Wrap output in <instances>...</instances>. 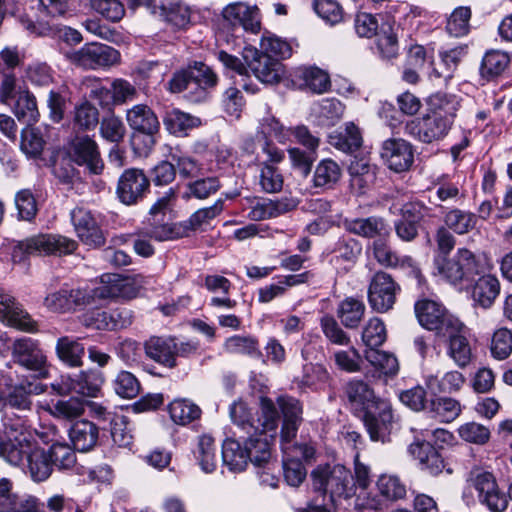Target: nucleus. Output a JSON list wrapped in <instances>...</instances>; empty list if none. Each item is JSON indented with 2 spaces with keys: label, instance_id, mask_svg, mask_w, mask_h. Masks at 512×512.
Masks as SVG:
<instances>
[{
  "label": "nucleus",
  "instance_id": "c03bdc74",
  "mask_svg": "<svg viewBox=\"0 0 512 512\" xmlns=\"http://www.w3.org/2000/svg\"><path fill=\"white\" fill-rule=\"evenodd\" d=\"M342 175L339 164L332 159H323L315 167L312 183L315 188L332 189Z\"/></svg>",
  "mask_w": 512,
  "mask_h": 512
},
{
  "label": "nucleus",
  "instance_id": "bb28decb",
  "mask_svg": "<svg viewBox=\"0 0 512 512\" xmlns=\"http://www.w3.org/2000/svg\"><path fill=\"white\" fill-rule=\"evenodd\" d=\"M455 328H449L440 337L447 340V355L455 362V364L464 368L469 365L472 360V348L467 338V329L459 320Z\"/></svg>",
  "mask_w": 512,
  "mask_h": 512
},
{
  "label": "nucleus",
  "instance_id": "6ab92c4d",
  "mask_svg": "<svg viewBox=\"0 0 512 512\" xmlns=\"http://www.w3.org/2000/svg\"><path fill=\"white\" fill-rule=\"evenodd\" d=\"M104 382L100 372L80 373L75 377L62 375L59 381L51 384L52 389L60 395L75 392L82 396L96 397Z\"/></svg>",
  "mask_w": 512,
  "mask_h": 512
},
{
  "label": "nucleus",
  "instance_id": "6e6d98bb",
  "mask_svg": "<svg viewBox=\"0 0 512 512\" xmlns=\"http://www.w3.org/2000/svg\"><path fill=\"white\" fill-rule=\"evenodd\" d=\"M465 382L463 374L459 371L446 372L441 379L430 376L426 384L433 393H452L460 390Z\"/></svg>",
  "mask_w": 512,
  "mask_h": 512
},
{
  "label": "nucleus",
  "instance_id": "a878e982",
  "mask_svg": "<svg viewBox=\"0 0 512 512\" xmlns=\"http://www.w3.org/2000/svg\"><path fill=\"white\" fill-rule=\"evenodd\" d=\"M222 16L234 28H242L253 34L261 29L259 9L256 6L243 2L231 3L223 9Z\"/></svg>",
  "mask_w": 512,
  "mask_h": 512
},
{
  "label": "nucleus",
  "instance_id": "338daca9",
  "mask_svg": "<svg viewBox=\"0 0 512 512\" xmlns=\"http://www.w3.org/2000/svg\"><path fill=\"white\" fill-rule=\"evenodd\" d=\"M259 185L266 193H278L282 190L284 179L279 169L266 163H260Z\"/></svg>",
  "mask_w": 512,
  "mask_h": 512
},
{
  "label": "nucleus",
  "instance_id": "a18cd8bd",
  "mask_svg": "<svg viewBox=\"0 0 512 512\" xmlns=\"http://www.w3.org/2000/svg\"><path fill=\"white\" fill-rule=\"evenodd\" d=\"M365 310L366 307L362 300L347 297L339 303L337 317L346 328L354 329L361 323Z\"/></svg>",
  "mask_w": 512,
  "mask_h": 512
},
{
  "label": "nucleus",
  "instance_id": "ddd939ff",
  "mask_svg": "<svg viewBox=\"0 0 512 512\" xmlns=\"http://www.w3.org/2000/svg\"><path fill=\"white\" fill-rule=\"evenodd\" d=\"M414 310L419 324L437 336H441L449 328H455L459 319L451 315L446 308L436 301L422 299L415 303Z\"/></svg>",
  "mask_w": 512,
  "mask_h": 512
},
{
  "label": "nucleus",
  "instance_id": "4c0bfd02",
  "mask_svg": "<svg viewBox=\"0 0 512 512\" xmlns=\"http://www.w3.org/2000/svg\"><path fill=\"white\" fill-rule=\"evenodd\" d=\"M69 437L73 443L74 449L86 452L94 448L97 444L99 428L93 422L80 420L71 426Z\"/></svg>",
  "mask_w": 512,
  "mask_h": 512
},
{
  "label": "nucleus",
  "instance_id": "0e129e2a",
  "mask_svg": "<svg viewBox=\"0 0 512 512\" xmlns=\"http://www.w3.org/2000/svg\"><path fill=\"white\" fill-rule=\"evenodd\" d=\"M225 349L229 353L243 354L254 358L262 356L257 339L251 336L234 335L226 340Z\"/></svg>",
  "mask_w": 512,
  "mask_h": 512
},
{
  "label": "nucleus",
  "instance_id": "052dcab7",
  "mask_svg": "<svg viewBox=\"0 0 512 512\" xmlns=\"http://www.w3.org/2000/svg\"><path fill=\"white\" fill-rule=\"evenodd\" d=\"M377 488L386 500L396 501L406 495V485L397 475L382 474L377 480Z\"/></svg>",
  "mask_w": 512,
  "mask_h": 512
},
{
  "label": "nucleus",
  "instance_id": "09e8293b",
  "mask_svg": "<svg viewBox=\"0 0 512 512\" xmlns=\"http://www.w3.org/2000/svg\"><path fill=\"white\" fill-rule=\"evenodd\" d=\"M168 411L172 421L183 426L199 419L202 414L200 407L187 398L173 400L168 406Z\"/></svg>",
  "mask_w": 512,
  "mask_h": 512
},
{
  "label": "nucleus",
  "instance_id": "864d4df0",
  "mask_svg": "<svg viewBox=\"0 0 512 512\" xmlns=\"http://www.w3.org/2000/svg\"><path fill=\"white\" fill-rule=\"evenodd\" d=\"M194 454L202 471L211 473L215 470L217 463L216 446L211 436L201 435L198 438V444Z\"/></svg>",
  "mask_w": 512,
  "mask_h": 512
},
{
  "label": "nucleus",
  "instance_id": "6e6552de",
  "mask_svg": "<svg viewBox=\"0 0 512 512\" xmlns=\"http://www.w3.org/2000/svg\"><path fill=\"white\" fill-rule=\"evenodd\" d=\"M78 247L75 240L61 235L40 234L19 242L12 251L14 262H22L26 256L33 254L73 253Z\"/></svg>",
  "mask_w": 512,
  "mask_h": 512
},
{
  "label": "nucleus",
  "instance_id": "c756f323",
  "mask_svg": "<svg viewBox=\"0 0 512 512\" xmlns=\"http://www.w3.org/2000/svg\"><path fill=\"white\" fill-rule=\"evenodd\" d=\"M345 231L368 239H378L390 236V227L387 222L378 216L366 218H345L342 222Z\"/></svg>",
  "mask_w": 512,
  "mask_h": 512
},
{
  "label": "nucleus",
  "instance_id": "5fc2aeb1",
  "mask_svg": "<svg viewBox=\"0 0 512 512\" xmlns=\"http://www.w3.org/2000/svg\"><path fill=\"white\" fill-rule=\"evenodd\" d=\"M221 187L222 185L218 177L200 178L187 184L183 198L187 200L190 198L205 200L217 193Z\"/></svg>",
  "mask_w": 512,
  "mask_h": 512
},
{
  "label": "nucleus",
  "instance_id": "7ed1b4c3",
  "mask_svg": "<svg viewBox=\"0 0 512 512\" xmlns=\"http://www.w3.org/2000/svg\"><path fill=\"white\" fill-rule=\"evenodd\" d=\"M434 264L439 275L453 285L472 282L489 268L484 257L465 247L458 248L451 257H436Z\"/></svg>",
  "mask_w": 512,
  "mask_h": 512
},
{
  "label": "nucleus",
  "instance_id": "7c9ffc66",
  "mask_svg": "<svg viewBox=\"0 0 512 512\" xmlns=\"http://www.w3.org/2000/svg\"><path fill=\"white\" fill-rule=\"evenodd\" d=\"M345 393L352 408L360 414L377 407L379 402H385L376 397L373 389L363 380L349 381Z\"/></svg>",
  "mask_w": 512,
  "mask_h": 512
},
{
  "label": "nucleus",
  "instance_id": "f8f14e48",
  "mask_svg": "<svg viewBox=\"0 0 512 512\" xmlns=\"http://www.w3.org/2000/svg\"><path fill=\"white\" fill-rule=\"evenodd\" d=\"M452 127L451 123L427 111L421 117L408 121L404 133L421 143L431 144L443 140Z\"/></svg>",
  "mask_w": 512,
  "mask_h": 512
},
{
  "label": "nucleus",
  "instance_id": "f03ea898",
  "mask_svg": "<svg viewBox=\"0 0 512 512\" xmlns=\"http://www.w3.org/2000/svg\"><path fill=\"white\" fill-rule=\"evenodd\" d=\"M232 422L246 437L267 438V432H275L279 413L274 402L268 397L260 398V415L255 417L247 404L235 401L229 408Z\"/></svg>",
  "mask_w": 512,
  "mask_h": 512
},
{
  "label": "nucleus",
  "instance_id": "3c124183",
  "mask_svg": "<svg viewBox=\"0 0 512 512\" xmlns=\"http://www.w3.org/2000/svg\"><path fill=\"white\" fill-rule=\"evenodd\" d=\"M56 354L58 358L71 367H78L82 364L85 353L83 344L68 336L60 337L56 343Z\"/></svg>",
  "mask_w": 512,
  "mask_h": 512
},
{
  "label": "nucleus",
  "instance_id": "680f3d73",
  "mask_svg": "<svg viewBox=\"0 0 512 512\" xmlns=\"http://www.w3.org/2000/svg\"><path fill=\"white\" fill-rule=\"evenodd\" d=\"M329 379V372L323 365L309 363L303 367L300 384L312 390H319L327 385Z\"/></svg>",
  "mask_w": 512,
  "mask_h": 512
},
{
  "label": "nucleus",
  "instance_id": "9d476101",
  "mask_svg": "<svg viewBox=\"0 0 512 512\" xmlns=\"http://www.w3.org/2000/svg\"><path fill=\"white\" fill-rule=\"evenodd\" d=\"M101 283L104 285L93 288L95 299H133L139 295L148 281L141 274L125 276L120 274H103L101 276Z\"/></svg>",
  "mask_w": 512,
  "mask_h": 512
},
{
  "label": "nucleus",
  "instance_id": "f257e3e1",
  "mask_svg": "<svg viewBox=\"0 0 512 512\" xmlns=\"http://www.w3.org/2000/svg\"><path fill=\"white\" fill-rule=\"evenodd\" d=\"M4 454L7 463L21 467L24 474L35 483L47 481L54 471L47 449L39 446L27 434L16 436V442L8 444Z\"/></svg>",
  "mask_w": 512,
  "mask_h": 512
},
{
  "label": "nucleus",
  "instance_id": "4468645a",
  "mask_svg": "<svg viewBox=\"0 0 512 512\" xmlns=\"http://www.w3.org/2000/svg\"><path fill=\"white\" fill-rule=\"evenodd\" d=\"M175 228L168 222H161L157 219L154 221L143 222L142 226L137 228L135 232L130 234L135 237L133 248L137 255L148 258L154 255L155 249L150 240L166 241L176 237Z\"/></svg>",
  "mask_w": 512,
  "mask_h": 512
},
{
  "label": "nucleus",
  "instance_id": "a211bd4d",
  "mask_svg": "<svg viewBox=\"0 0 512 512\" xmlns=\"http://www.w3.org/2000/svg\"><path fill=\"white\" fill-rule=\"evenodd\" d=\"M68 155L72 162L94 175H99L104 169L98 144L89 136L75 137L70 143Z\"/></svg>",
  "mask_w": 512,
  "mask_h": 512
},
{
  "label": "nucleus",
  "instance_id": "e433bc0d",
  "mask_svg": "<svg viewBox=\"0 0 512 512\" xmlns=\"http://www.w3.org/2000/svg\"><path fill=\"white\" fill-rule=\"evenodd\" d=\"M46 386L37 381H23L13 387L6 398V406L20 411L30 410L32 396L44 393Z\"/></svg>",
  "mask_w": 512,
  "mask_h": 512
},
{
  "label": "nucleus",
  "instance_id": "49530a36",
  "mask_svg": "<svg viewBox=\"0 0 512 512\" xmlns=\"http://www.w3.org/2000/svg\"><path fill=\"white\" fill-rule=\"evenodd\" d=\"M17 119L27 125L36 123L39 119V111L36 97L28 89L20 90L13 107Z\"/></svg>",
  "mask_w": 512,
  "mask_h": 512
},
{
  "label": "nucleus",
  "instance_id": "b1692460",
  "mask_svg": "<svg viewBox=\"0 0 512 512\" xmlns=\"http://www.w3.org/2000/svg\"><path fill=\"white\" fill-rule=\"evenodd\" d=\"M362 244L359 240L347 235L339 237L329 248L330 262L344 273L350 271L362 254Z\"/></svg>",
  "mask_w": 512,
  "mask_h": 512
},
{
  "label": "nucleus",
  "instance_id": "37998d69",
  "mask_svg": "<svg viewBox=\"0 0 512 512\" xmlns=\"http://www.w3.org/2000/svg\"><path fill=\"white\" fill-rule=\"evenodd\" d=\"M365 359L378 372L379 376L386 378L395 377L399 372V362L392 353L374 349H366L364 353Z\"/></svg>",
  "mask_w": 512,
  "mask_h": 512
},
{
  "label": "nucleus",
  "instance_id": "39448f33",
  "mask_svg": "<svg viewBox=\"0 0 512 512\" xmlns=\"http://www.w3.org/2000/svg\"><path fill=\"white\" fill-rule=\"evenodd\" d=\"M313 489L329 496L332 503L349 499L356 493L351 471L342 464L318 465L311 472Z\"/></svg>",
  "mask_w": 512,
  "mask_h": 512
},
{
  "label": "nucleus",
  "instance_id": "1a4fd4ad",
  "mask_svg": "<svg viewBox=\"0 0 512 512\" xmlns=\"http://www.w3.org/2000/svg\"><path fill=\"white\" fill-rule=\"evenodd\" d=\"M95 302L93 288H72L63 285L60 289L47 293L44 298V307L53 313L66 314L83 310Z\"/></svg>",
  "mask_w": 512,
  "mask_h": 512
},
{
  "label": "nucleus",
  "instance_id": "0eeeda50",
  "mask_svg": "<svg viewBox=\"0 0 512 512\" xmlns=\"http://www.w3.org/2000/svg\"><path fill=\"white\" fill-rule=\"evenodd\" d=\"M10 349L13 362L32 372L34 378L41 380L49 377L51 365L39 340L21 337L13 341Z\"/></svg>",
  "mask_w": 512,
  "mask_h": 512
},
{
  "label": "nucleus",
  "instance_id": "13d9d810",
  "mask_svg": "<svg viewBox=\"0 0 512 512\" xmlns=\"http://www.w3.org/2000/svg\"><path fill=\"white\" fill-rule=\"evenodd\" d=\"M85 411V403L77 397H70L66 400H58L49 407V412L56 418L73 420L80 417Z\"/></svg>",
  "mask_w": 512,
  "mask_h": 512
},
{
  "label": "nucleus",
  "instance_id": "473e14b6",
  "mask_svg": "<svg viewBox=\"0 0 512 512\" xmlns=\"http://www.w3.org/2000/svg\"><path fill=\"white\" fill-rule=\"evenodd\" d=\"M389 198L392 204L389 208L392 214L400 213L401 219L419 224L431 216V209L420 201H406V194L399 191L391 192Z\"/></svg>",
  "mask_w": 512,
  "mask_h": 512
},
{
  "label": "nucleus",
  "instance_id": "20e7f679",
  "mask_svg": "<svg viewBox=\"0 0 512 512\" xmlns=\"http://www.w3.org/2000/svg\"><path fill=\"white\" fill-rule=\"evenodd\" d=\"M244 440V446L240 441L228 438L222 445L223 464L230 471H243L248 462H252L255 466L266 464L270 457L271 451L267 438H253L239 435Z\"/></svg>",
  "mask_w": 512,
  "mask_h": 512
},
{
  "label": "nucleus",
  "instance_id": "4d7b16f0",
  "mask_svg": "<svg viewBox=\"0 0 512 512\" xmlns=\"http://www.w3.org/2000/svg\"><path fill=\"white\" fill-rule=\"evenodd\" d=\"M472 16L469 6H459L453 10L447 19L446 31L454 37H463L470 31Z\"/></svg>",
  "mask_w": 512,
  "mask_h": 512
},
{
  "label": "nucleus",
  "instance_id": "c85d7f7f",
  "mask_svg": "<svg viewBox=\"0 0 512 512\" xmlns=\"http://www.w3.org/2000/svg\"><path fill=\"white\" fill-rule=\"evenodd\" d=\"M361 417L371 440L384 442L393 419L389 403L379 402L377 407L361 414Z\"/></svg>",
  "mask_w": 512,
  "mask_h": 512
},
{
  "label": "nucleus",
  "instance_id": "dca6fc26",
  "mask_svg": "<svg viewBox=\"0 0 512 512\" xmlns=\"http://www.w3.org/2000/svg\"><path fill=\"white\" fill-rule=\"evenodd\" d=\"M247 72L250 71L259 81L274 84L281 78V63L252 46H246L242 52Z\"/></svg>",
  "mask_w": 512,
  "mask_h": 512
},
{
  "label": "nucleus",
  "instance_id": "f3484780",
  "mask_svg": "<svg viewBox=\"0 0 512 512\" xmlns=\"http://www.w3.org/2000/svg\"><path fill=\"white\" fill-rule=\"evenodd\" d=\"M472 475L473 487L477 491L479 502L491 512H503L508 506V497L499 489L493 474L477 471Z\"/></svg>",
  "mask_w": 512,
  "mask_h": 512
},
{
  "label": "nucleus",
  "instance_id": "72a5a7b5",
  "mask_svg": "<svg viewBox=\"0 0 512 512\" xmlns=\"http://www.w3.org/2000/svg\"><path fill=\"white\" fill-rule=\"evenodd\" d=\"M188 68L191 77L190 99L194 102L202 101L206 98L207 90L217 84V75L208 65L202 62H194Z\"/></svg>",
  "mask_w": 512,
  "mask_h": 512
},
{
  "label": "nucleus",
  "instance_id": "aec40b11",
  "mask_svg": "<svg viewBox=\"0 0 512 512\" xmlns=\"http://www.w3.org/2000/svg\"><path fill=\"white\" fill-rule=\"evenodd\" d=\"M70 216L76 235L83 244L92 248H99L105 244L106 237L90 210L76 207Z\"/></svg>",
  "mask_w": 512,
  "mask_h": 512
},
{
  "label": "nucleus",
  "instance_id": "e2e57ef3",
  "mask_svg": "<svg viewBox=\"0 0 512 512\" xmlns=\"http://www.w3.org/2000/svg\"><path fill=\"white\" fill-rule=\"evenodd\" d=\"M289 448L286 451H283V474L286 482L290 486L297 487L299 486L304 479L306 478V469L298 458H293V455H290V444Z\"/></svg>",
  "mask_w": 512,
  "mask_h": 512
},
{
  "label": "nucleus",
  "instance_id": "603ef678",
  "mask_svg": "<svg viewBox=\"0 0 512 512\" xmlns=\"http://www.w3.org/2000/svg\"><path fill=\"white\" fill-rule=\"evenodd\" d=\"M289 209L286 203L280 201H272L270 199L252 200L247 216L252 221H262L278 217L289 211Z\"/></svg>",
  "mask_w": 512,
  "mask_h": 512
},
{
  "label": "nucleus",
  "instance_id": "a19ab883",
  "mask_svg": "<svg viewBox=\"0 0 512 512\" xmlns=\"http://www.w3.org/2000/svg\"><path fill=\"white\" fill-rule=\"evenodd\" d=\"M460 102L455 95L437 92L428 98L427 111L454 125Z\"/></svg>",
  "mask_w": 512,
  "mask_h": 512
},
{
  "label": "nucleus",
  "instance_id": "ea45409f",
  "mask_svg": "<svg viewBox=\"0 0 512 512\" xmlns=\"http://www.w3.org/2000/svg\"><path fill=\"white\" fill-rule=\"evenodd\" d=\"M331 146L345 153H353L362 146V134L354 123H346L344 129L332 132L328 137Z\"/></svg>",
  "mask_w": 512,
  "mask_h": 512
},
{
  "label": "nucleus",
  "instance_id": "423d86ee",
  "mask_svg": "<svg viewBox=\"0 0 512 512\" xmlns=\"http://www.w3.org/2000/svg\"><path fill=\"white\" fill-rule=\"evenodd\" d=\"M126 121L133 130V149L140 155L150 152L156 143L155 135L160 130L155 112L146 104H136L126 111Z\"/></svg>",
  "mask_w": 512,
  "mask_h": 512
},
{
  "label": "nucleus",
  "instance_id": "bf43d9fd",
  "mask_svg": "<svg viewBox=\"0 0 512 512\" xmlns=\"http://www.w3.org/2000/svg\"><path fill=\"white\" fill-rule=\"evenodd\" d=\"M47 452L51 458L53 468L59 470H69L76 464V454L74 449L67 443H53Z\"/></svg>",
  "mask_w": 512,
  "mask_h": 512
},
{
  "label": "nucleus",
  "instance_id": "de8ad7c7",
  "mask_svg": "<svg viewBox=\"0 0 512 512\" xmlns=\"http://www.w3.org/2000/svg\"><path fill=\"white\" fill-rule=\"evenodd\" d=\"M510 55L501 50H489L482 58L480 75L491 80L500 76L509 66Z\"/></svg>",
  "mask_w": 512,
  "mask_h": 512
},
{
  "label": "nucleus",
  "instance_id": "79ce46f5",
  "mask_svg": "<svg viewBox=\"0 0 512 512\" xmlns=\"http://www.w3.org/2000/svg\"><path fill=\"white\" fill-rule=\"evenodd\" d=\"M163 123L170 134L186 136L190 130L201 125V120L179 109H172L166 112Z\"/></svg>",
  "mask_w": 512,
  "mask_h": 512
},
{
  "label": "nucleus",
  "instance_id": "5701e85b",
  "mask_svg": "<svg viewBox=\"0 0 512 512\" xmlns=\"http://www.w3.org/2000/svg\"><path fill=\"white\" fill-rule=\"evenodd\" d=\"M277 403L283 414L281 428V449L286 451L289 444L296 438L298 429L302 423L303 408L300 401L291 396H280Z\"/></svg>",
  "mask_w": 512,
  "mask_h": 512
},
{
  "label": "nucleus",
  "instance_id": "69168bd1",
  "mask_svg": "<svg viewBox=\"0 0 512 512\" xmlns=\"http://www.w3.org/2000/svg\"><path fill=\"white\" fill-rule=\"evenodd\" d=\"M361 338L367 349H374L383 345L387 338L384 322L378 317L369 319L363 328Z\"/></svg>",
  "mask_w": 512,
  "mask_h": 512
},
{
  "label": "nucleus",
  "instance_id": "412c9836",
  "mask_svg": "<svg viewBox=\"0 0 512 512\" xmlns=\"http://www.w3.org/2000/svg\"><path fill=\"white\" fill-rule=\"evenodd\" d=\"M149 187V179L142 170L129 168L119 177L116 194L123 204L135 205L145 197Z\"/></svg>",
  "mask_w": 512,
  "mask_h": 512
},
{
  "label": "nucleus",
  "instance_id": "cd10ccee",
  "mask_svg": "<svg viewBox=\"0 0 512 512\" xmlns=\"http://www.w3.org/2000/svg\"><path fill=\"white\" fill-rule=\"evenodd\" d=\"M409 453L419 461L421 470L432 476H437L444 470L451 474L442 455L427 440H415L409 445Z\"/></svg>",
  "mask_w": 512,
  "mask_h": 512
},
{
  "label": "nucleus",
  "instance_id": "f704fd0d",
  "mask_svg": "<svg viewBox=\"0 0 512 512\" xmlns=\"http://www.w3.org/2000/svg\"><path fill=\"white\" fill-rule=\"evenodd\" d=\"M477 277L472 288V299L480 307L490 308L500 294L499 279L486 271Z\"/></svg>",
  "mask_w": 512,
  "mask_h": 512
},
{
  "label": "nucleus",
  "instance_id": "c9c22d12",
  "mask_svg": "<svg viewBox=\"0 0 512 512\" xmlns=\"http://www.w3.org/2000/svg\"><path fill=\"white\" fill-rule=\"evenodd\" d=\"M175 338L152 336L144 343L145 355L154 362L166 367L174 368L177 363L173 358Z\"/></svg>",
  "mask_w": 512,
  "mask_h": 512
},
{
  "label": "nucleus",
  "instance_id": "393cba45",
  "mask_svg": "<svg viewBox=\"0 0 512 512\" xmlns=\"http://www.w3.org/2000/svg\"><path fill=\"white\" fill-rule=\"evenodd\" d=\"M0 321L19 330L34 333L37 323L15 299L0 288Z\"/></svg>",
  "mask_w": 512,
  "mask_h": 512
},
{
  "label": "nucleus",
  "instance_id": "58836bf2",
  "mask_svg": "<svg viewBox=\"0 0 512 512\" xmlns=\"http://www.w3.org/2000/svg\"><path fill=\"white\" fill-rule=\"evenodd\" d=\"M443 222L446 228L457 235H466L475 229L478 217L477 214L452 207L443 213Z\"/></svg>",
  "mask_w": 512,
  "mask_h": 512
},
{
  "label": "nucleus",
  "instance_id": "8fccbe9b",
  "mask_svg": "<svg viewBox=\"0 0 512 512\" xmlns=\"http://www.w3.org/2000/svg\"><path fill=\"white\" fill-rule=\"evenodd\" d=\"M428 411L440 422L450 423L461 414L459 401L450 397H435L428 405Z\"/></svg>",
  "mask_w": 512,
  "mask_h": 512
},
{
  "label": "nucleus",
  "instance_id": "774afa93",
  "mask_svg": "<svg viewBox=\"0 0 512 512\" xmlns=\"http://www.w3.org/2000/svg\"><path fill=\"white\" fill-rule=\"evenodd\" d=\"M490 351L494 358L504 360L512 353V331L501 327L494 331Z\"/></svg>",
  "mask_w": 512,
  "mask_h": 512
},
{
  "label": "nucleus",
  "instance_id": "2f4dec72",
  "mask_svg": "<svg viewBox=\"0 0 512 512\" xmlns=\"http://www.w3.org/2000/svg\"><path fill=\"white\" fill-rule=\"evenodd\" d=\"M224 210V199H217L213 205L196 210L187 220L179 224V229L176 231L178 236H189L191 233L197 231H204L218 215Z\"/></svg>",
  "mask_w": 512,
  "mask_h": 512
},
{
  "label": "nucleus",
  "instance_id": "2eb2a0df",
  "mask_svg": "<svg viewBox=\"0 0 512 512\" xmlns=\"http://www.w3.org/2000/svg\"><path fill=\"white\" fill-rule=\"evenodd\" d=\"M72 63L85 69L108 68L120 63L118 50L105 44H85L69 55Z\"/></svg>",
  "mask_w": 512,
  "mask_h": 512
},
{
  "label": "nucleus",
  "instance_id": "9b49d317",
  "mask_svg": "<svg viewBox=\"0 0 512 512\" xmlns=\"http://www.w3.org/2000/svg\"><path fill=\"white\" fill-rule=\"evenodd\" d=\"M400 291V285L389 273L377 271L371 277L368 285L369 305L374 311L385 313L393 308Z\"/></svg>",
  "mask_w": 512,
  "mask_h": 512
},
{
  "label": "nucleus",
  "instance_id": "4be33fe9",
  "mask_svg": "<svg viewBox=\"0 0 512 512\" xmlns=\"http://www.w3.org/2000/svg\"><path fill=\"white\" fill-rule=\"evenodd\" d=\"M381 158L389 169L405 172L414 162L413 145L402 138H389L382 143Z\"/></svg>",
  "mask_w": 512,
  "mask_h": 512
}]
</instances>
